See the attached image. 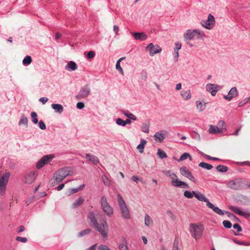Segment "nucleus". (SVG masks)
Wrapping results in <instances>:
<instances>
[{
	"instance_id": "423d86ee",
	"label": "nucleus",
	"mask_w": 250,
	"mask_h": 250,
	"mask_svg": "<svg viewBox=\"0 0 250 250\" xmlns=\"http://www.w3.org/2000/svg\"><path fill=\"white\" fill-rule=\"evenodd\" d=\"M10 173L6 172L0 178V194L3 195L5 193L6 187L8 182Z\"/></svg>"
},
{
	"instance_id": "c9c22d12",
	"label": "nucleus",
	"mask_w": 250,
	"mask_h": 250,
	"mask_svg": "<svg viewBox=\"0 0 250 250\" xmlns=\"http://www.w3.org/2000/svg\"><path fill=\"white\" fill-rule=\"evenodd\" d=\"M216 169L219 172H225L228 171V168L226 166L219 165L217 166Z\"/></svg>"
},
{
	"instance_id": "052dcab7",
	"label": "nucleus",
	"mask_w": 250,
	"mask_h": 250,
	"mask_svg": "<svg viewBox=\"0 0 250 250\" xmlns=\"http://www.w3.org/2000/svg\"><path fill=\"white\" fill-rule=\"evenodd\" d=\"M226 213L228 214V216L230 218H236V219L238 221H239V219L236 216H235L233 213L229 212L228 211H226Z\"/></svg>"
},
{
	"instance_id": "6ab92c4d",
	"label": "nucleus",
	"mask_w": 250,
	"mask_h": 250,
	"mask_svg": "<svg viewBox=\"0 0 250 250\" xmlns=\"http://www.w3.org/2000/svg\"><path fill=\"white\" fill-rule=\"evenodd\" d=\"M164 132L165 131L164 130L157 132L154 135L155 140L159 143H162L166 137L165 133Z\"/></svg>"
},
{
	"instance_id": "9b49d317",
	"label": "nucleus",
	"mask_w": 250,
	"mask_h": 250,
	"mask_svg": "<svg viewBox=\"0 0 250 250\" xmlns=\"http://www.w3.org/2000/svg\"><path fill=\"white\" fill-rule=\"evenodd\" d=\"M146 49L149 50V54L151 56L162 51L161 48L158 45H154L152 43H149Z\"/></svg>"
},
{
	"instance_id": "603ef678",
	"label": "nucleus",
	"mask_w": 250,
	"mask_h": 250,
	"mask_svg": "<svg viewBox=\"0 0 250 250\" xmlns=\"http://www.w3.org/2000/svg\"><path fill=\"white\" fill-rule=\"evenodd\" d=\"M16 240L17 241L21 242L22 243H26L27 242V239L26 237H22L21 236H17L16 237Z\"/></svg>"
},
{
	"instance_id": "20e7f679",
	"label": "nucleus",
	"mask_w": 250,
	"mask_h": 250,
	"mask_svg": "<svg viewBox=\"0 0 250 250\" xmlns=\"http://www.w3.org/2000/svg\"><path fill=\"white\" fill-rule=\"evenodd\" d=\"M196 35H197V39L203 38L205 37L204 32L198 29L192 31L190 29L188 30L185 33L184 37L186 40H192Z\"/></svg>"
},
{
	"instance_id": "a18cd8bd",
	"label": "nucleus",
	"mask_w": 250,
	"mask_h": 250,
	"mask_svg": "<svg viewBox=\"0 0 250 250\" xmlns=\"http://www.w3.org/2000/svg\"><path fill=\"white\" fill-rule=\"evenodd\" d=\"M157 154L159 155V156L162 159L167 157V155L166 152L162 150L161 149H159L158 150Z\"/></svg>"
},
{
	"instance_id": "0e129e2a",
	"label": "nucleus",
	"mask_w": 250,
	"mask_h": 250,
	"mask_svg": "<svg viewBox=\"0 0 250 250\" xmlns=\"http://www.w3.org/2000/svg\"><path fill=\"white\" fill-rule=\"evenodd\" d=\"M182 44L181 43L177 42L175 43V48H174V50L179 51L181 48Z\"/></svg>"
},
{
	"instance_id": "bb28decb",
	"label": "nucleus",
	"mask_w": 250,
	"mask_h": 250,
	"mask_svg": "<svg viewBox=\"0 0 250 250\" xmlns=\"http://www.w3.org/2000/svg\"><path fill=\"white\" fill-rule=\"evenodd\" d=\"M181 95L185 100H189L191 98V93L189 90L182 91Z\"/></svg>"
},
{
	"instance_id": "4c0bfd02",
	"label": "nucleus",
	"mask_w": 250,
	"mask_h": 250,
	"mask_svg": "<svg viewBox=\"0 0 250 250\" xmlns=\"http://www.w3.org/2000/svg\"><path fill=\"white\" fill-rule=\"evenodd\" d=\"M153 222L151 217L147 214L145 216V224L146 226H149V225Z\"/></svg>"
},
{
	"instance_id": "09e8293b",
	"label": "nucleus",
	"mask_w": 250,
	"mask_h": 250,
	"mask_svg": "<svg viewBox=\"0 0 250 250\" xmlns=\"http://www.w3.org/2000/svg\"><path fill=\"white\" fill-rule=\"evenodd\" d=\"M149 125L148 124H143L142 126V130L144 132L148 133L149 132Z\"/></svg>"
},
{
	"instance_id": "f8f14e48",
	"label": "nucleus",
	"mask_w": 250,
	"mask_h": 250,
	"mask_svg": "<svg viewBox=\"0 0 250 250\" xmlns=\"http://www.w3.org/2000/svg\"><path fill=\"white\" fill-rule=\"evenodd\" d=\"M52 157L50 155H45L42 157L37 163L36 167L38 169L42 167L48 162L51 161Z\"/></svg>"
},
{
	"instance_id": "4468645a",
	"label": "nucleus",
	"mask_w": 250,
	"mask_h": 250,
	"mask_svg": "<svg viewBox=\"0 0 250 250\" xmlns=\"http://www.w3.org/2000/svg\"><path fill=\"white\" fill-rule=\"evenodd\" d=\"M219 86L216 84L208 83L206 85V89L210 92L212 96H214L219 90Z\"/></svg>"
},
{
	"instance_id": "6e6d98bb",
	"label": "nucleus",
	"mask_w": 250,
	"mask_h": 250,
	"mask_svg": "<svg viewBox=\"0 0 250 250\" xmlns=\"http://www.w3.org/2000/svg\"><path fill=\"white\" fill-rule=\"evenodd\" d=\"M38 123H39V126L41 129L44 130L46 129V125L43 121L41 120Z\"/></svg>"
},
{
	"instance_id": "c756f323",
	"label": "nucleus",
	"mask_w": 250,
	"mask_h": 250,
	"mask_svg": "<svg viewBox=\"0 0 250 250\" xmlns=\"http://www.w3.org/2000/svg\"><path fill=\"white\" fill-rule=\"evenodd\" d=\"M123 113L125 116L130 119H131L133 121L137 120L136 117L133 114L129 112L128 110L124 111L123 112Z\"/></svg>"
},
{
	"instance_id": "7ed1b4c3",
	"label": "nucleus",
	"mask_w": 250,
	"mask_h": 250,
	"mask_svg": "<svg viewBox=\"0 0 250 250\" xmlns=\"http://www.w3.org/2000/svg\"><path fill=\"white\" fill-rule=\"evenodd\" d=\"M227 186L229 188L234 190H240L245 188V184L240 178H236L229 181L227 183Z\"/></svg>"
},
{
	"instance_id": "4d7b16f0",
	"label": "nucleus",
	"mask_w": 250,
	"mask_h": 250,
	"mask_svg": "<svg viewBox=\"0 0 250 250\" xmlns=\"http://www.w3.org/2000/svg\"><path fill=\"white\" fill-rule=\"evenodd\" d=\"M167 213L173 220H175L176 217L171 211L167 210Z\"/></svg>"
},
{
	"instance_id": "2f4dec72",
	"label": "nucleus",
	"mask_w": 250,
	"mask_h": 250,
	"mask_svg": "<svg viewBox=\"0 0 250 250\" xmlns=\"http://www.w3.org/2000/svg\"><path fill=\"white\" fill-rule=\"evenodd\" d=\"M196 104L197 107L200 111H203L205 109L206 103L203 104L201 101H197Z\"/></svg>"
},
{
	"instance_id": "a19ab883",
	"label": "nucleus",
	"mask_w": 250,
	"mask_h": 250,
	"mask_svg": "<svg viewBox=\"0 0 250 250\" xmlns=\"http://www.w3.org/2000/svg\"><path fill=\"white\" fill-rule=\"evenodd\" d=\"M179 241L177 237H175L173 244L172 250H179Z\"/></svg>"
},
{
	"instance_id": "c85d7f7f",
	"label": "nucleus",
	"mask_w": 250,
	"mask_h": 250,
	"mask_svg": "<svg viewBox=\"0 0 250 250\" xmlns=\"http://www.w3.org/2000/svg\"><path fill=\"white\" fill-rule=\"evenodd\" d=\"M84 202V199L82 197H80L78 199L76 200L73 204V208H76L79 206H80Z\"/></svg>"
},
{
	"instance_id": "412c9836",
	"label": "nucleus",
	"mask_w": 250,
	"mask_h": 250,
	"mask_svg": "<svg viewBox=\"0 0 250 250\" xmlns=\"http://www.w3.org/2000/svg\"><path fill=\"white\" fill-rule=\"evenodd\" d=\"M208 132L211 134H216L218 133H222V130L220 129L218 126L210 125L208 129Z\"/></svg>"
},
{
	"instance_id": "6e6552de",
	"label": "nucleus",
	"mask_w": 250,
	"mask_h": 250,
	"mask_svg": "<svg viewBox=\"0 0 250 250\" xmlns=\"http://www.w3.org/2000/svg\"><path fill=\"white\" fill-rule=\"evenodd\" d=\"M68 175V172L67 168H62L56 172L53 177L57 182L59 183L62 182Z\"/></svg>"
},
{
	"instance_id": "e2e57ef3",
	"label": "nucleus",
	"mask_w": 250,
	"mask_h": 250,
	"mask_svg": "<svg viewBox=\"0 0 250 250\" xmlns=\"http://www.w3.org/2000/svg\"><path fill=\"white\" fill-rule=\"evenodd\" d=\"M48 101V99L46 97H42L39 99V101L41 102L42 104H45Z\"/></svg>"
},
{
	"instance_id": "680f3d73",
	"label": "nucleus",
	"mask_w": 250,
	"mask_h": 250,
	"mask_svg": "<svg viewBox=\"0 0 250 250\" xmlns=\"http://www.w3.org/2000/svg\"><path fill=\"white\" fill-rule=\"evenodd\" d=\"M77 108L79 109H82L84 107V104L83 102H79L76 105Z\"/></svg>"
},
{
	"instance_id": "58836bf2",
	"label": "nucleus",
	"mask_w": 250,
	"mask_h": 250,
	"mask_svg": "<svg viewBox=\"0 0 250 250\" xmlns=\"http://www.w3.org/2000/svg\"><path fill=\"white\" fill-rule=\"evenodd\" d=\"M220 129L222 130V133L226 130V123L224 121L220 120L218 122L217 125Z\"/></svg>"
},
{
	"instance_id": "5701e85b",
	"label": "nucleus",
	"mask_w": 250,
	"mask_h": 250,
	"mask_svg": "<svg viewBox=\"0 0 250 250\" xmlns=\"http://www.w3.org/2000/svg\"><path fill=\"white\" fill-rule=\"evenodd\" d=\"M207 207L210 208H211L214 212L220 215H223L224 214V212L223 210H222L219 208L215 207L210 202L208 204Z\"/></svg>"
},
{
	"instance_id": "3c124183",
	"label": "nucleus",
	"mask_w": 250,
	"mask_h": 250,
	"mask_svg": "<svg viewBox=\"0 0 250 250\" xmlns=\"http://www.w3.org/2000/svg\"><path fill=\"white\" fill-rule=\"evenodd\" d=\"M95 56V52L93 51H90L87 53L86 57L88 59H91L94 58Z\"/></svg>"
},
{
	"instance_id": "aec40b11",
	"label": "nucleus",
	"mask_w": 250,
	"mask_h": 250,
	"mask_svg": "<svg viewBox=\"0 0 250 250\" xmlns=\"http://www.w3.org/2000/svg\"><path fill=\"white\" fill-rule=\"evenodd\" d=\"M194 196L198 200L206 202L207 206L208 204L210 203L208 199L200 192L195 191Z\"/></svg>"
},
{
	"instance_id": "864d4df0",
	"label": "nucleus",
	"mask_w": 250,
	"mask_h": 250,
	"mask_svg": "<svg viewBox=\"0 0 250 250\" xmlns=\"http://www.w3.org/2000/svg\"><path fill=\"white\" fill-rule=\"evenodd\" d=\"M78 191H79V189L78 188H74L69 189L68 191V193L67 194L68 195H70L73 194L74 193H77Z\"/></svg>"
},
{
	"instance_id": "de8ad7c7",
	"label": "nucleus",
	"mask_w": 250,
	"mask_h": 250,
	"mask_svg": "<svg viewBox=\"0 0 250 250\" xmlns=\"http://www.w3.org/2000/svg\"><path fill=\"white\" fill-rule=\"evenodd\" d=\"M141 79L143 81H146L147 78V72L146 70H143L141 72Z\"/></svg>"
},
{
	"instance_id": "ea45409f",
	"label": "nucleus",
	"mask_w": 250,
	"mask_h": 250,
	"mask_svg": "<svg viewBox=\"0 0 250 250\" xmlns=\"http://www.w3.org/2000/svg\"><path fill=\"white\" fill-rule=\"evenodd\" d=\"M195 193V191H192V192L188 191V190H186L184 191V195L186 197L188 198H192L194 195Z\"/></svg>"
},
{
	"instance_id": "79ce46f5",
	"label": "nucleus",
	"mask_w": 250,
	"mask_h": 250,
	"mask_svg": "<svg viewBox=\"0 0 250 250\" xmlns=\"http://www.w3.org/2000/svg\"><path fill=\"white\" fill-rule=\"evenodd\" d=\"M31 117L33 123L35 124H37L38 123L37 114L35 112H32L31 113Z\"/></svg>"
},
{
	"instance_id": "473e14b6",
	"label": "nucleus",
	"mask_w": 250,
	"mask_h": 250,
	"mask_svg": "<svg viewBox=\"0 0 250 250\" xmlns=\"http://www.w3.org/2000/svg\"><path fill=\"white\" fill-rule=\"evenodd\" d=\"M199 166L207 170H210L213 167V166L211 165L206 163L205 162H201L199 164Z\"/></svg>"
},
{
	"instance_id": "49530a36",
	"label": "nucleus",
	"mask_w": 250,
	"mask_h": 250,
	"mask_svg": "<svg viewBox=\"0 0 250 250\" xmlns=\"http://www.w3.org/2000/svg\"><path fill=\"white\" fill-rule=\"evenodd\" d=\"M224 227L226 229H230L232 227L231 223L228 220H224L223 222Z\"/></svg>"
},
{
	"instance_id": "a878e982",
	"label": "nucleus",
	"mask_w": 250,
	"mask_h": 250,
	"mask_svg": "<svg viewBox=\"0 0 250 250\" xmlns=\"http://www.w3.org/2000/svg\"><path fill=\"white\" fill-rule=\"evenodd\" d=\"M51 107L56 112L60 114L63 111V107L61 104H51Z\"/></svg>"
},
{
	"instance_id": "f3484780",
	"label": "nucleus",
	"mask_w": 250,
	"mask_h": 250,
	"mask_svg": "<svg viewBox=\"0 0 250 250\" xmlns=\"http://www.w3.org/2000/svg\"><path fill=\"white\" fill-rule=\"evenodd\" d=\"M131 34L136 40L143 41L147 39L146 35L144 32H132Z\"/></svg>"
},
{
	"instance_id": "0eeeda50",
	"label": "nucleus",
	"mask_w": 250,
	"mask_h": 250,
	"mask_svg": "<svg viewBox=\"0 0 250 250\" xmlns=\"http://www.w3.org/2000/svg\"><path fill=\"white\" fill-rule=\"evenodd\" d=\"M90 92L91 89L89 86V85L86 84L81 87L79 93L76 96V98L78 100L85 98L90 94Z\"/></svg>"
},
{
	"instance_id": "4be33fe9",
	"label": "nucleus",
	"mask_w": 250,
	"mask_h": 250,
	"mask_svg": "<svg viewBox=\"0 0 250 250\" xmlns=\"http://www.w3.org/2000/svg\"><path fill=\"white\" fill-rule=\"evenodd\" d=\"M229 208L234 213L236 214H238L240 215L245 216L246 215V213L242 211L240 208L237 207L230 206H229Z\"/></svg>"
},
{
	"instance_id": "13d9d810",
	"label": "nucleus",
	"mask_w": 250,
	"mask_h": 250,
	"mask_svg": "<svg viewBox=\"0 0 250 250\" xmlns=\"http://www.w3.org/2000/svg\"><path fill=\"white\" fill-rule=\"evenodd\" d=\"M98 250H110V249L104 245H101L99 246Z\"/></svg>"
},
{
	"instance_id": "f704fd0d",
	"label": "nucleus",
	"mask_w": 250,
	"mask_h": 250,
	"mask_svg": "<svg viewBox=\"0 0 250 250\" xmlns=\"http://www.w3.org/2000/svg\"><path fill=\"white\" fill-rule=\"evenodd\" d=\"M188 158L190 160H192V157L191 155L187 152H185L181 156L180 159L178 160V161L180 162L184 161L187 159Z\"/></svg>"
},
{
	"instance_id": "37998d69",
	"label": "nucleus",
	"mask_w": 250,
	"mask_h": 250,
	"mask_svg": "<svg viewBox=\"0 0 250 250\" xmlns=\"http://www.w3.org/2000/svg\"><path fill=\"white\" fill-rule=\"evenodd\" d=\"M102 180L105 186L109 187L110 185V181L105 175L102 176Z\"/></svg>"
},
{
	"instance_id": "8fccbe9b",
	"label": "nucleus",
	"mask_w": 250,
	"mask_h": 250,
	"mask_svg": "<svg viewBox=\"0 0 250 250\" xmlns=\"http://www.w3.org/2000/svg\"><path fill=\"white\" fill-rule=\"evenodd\" d=\"M116 123L118 125H120L123 126H125V121L121 118H118L116 121Z\"/></svg>"
},
{
	"instance_id": "39448f33",
	"label": "nucleus",
	"mask_w": 250,
	"mask_h": 250,
	"mask_svg": "<svg viewBox=\"0 0 250 250\" xmlns=\"http://www.w3.org/2000/svg\"><path fill=\"white\" fill-rule=\"evenodd\" d=\"M101 204L102 208L104 212L109 217H111L113 213V208L109 205L107 202L106 198L105 196H103L101 198Z\"/></svg>"
},
{
	"instance_id": "72a5a7b5",
	"label": "nucleus",
	"mask_w": 250,
	"mask_h": 250,
	"mask_svg": "<svg viewBox=\"0 0 250 250\" xmlns=\"http://www.w3.org/2000/svg\"><path fill=\"white\" fill-rule=\"evenodd\" d=\"M91 232V229L89 228L85 229L84 230H83L82 231H81L78 234V237H82L83 236H84L89 233H90Z\"/></svg>"
},
{
	"instance_id": "c03bdc74",
	"label": "nucleus",
	"mask_w": 250,
	"mask_h": 250,
	"mask_svg": "<svg viewBox=\"0 0 250 250\" xmlns=\"http://www.w3.org/2000/svg\"><path fill=\"white\" fill-rule=\"evenodd\" d=\"M27 124H28V119L26 117H25L24 116H22L20 121H19V125H21L23 124V125H25L27 126Z\"/></svg>"
},
{
	"instance_id": "69168bd1",
	"label": "nucleus",
	"mask_w": 250,
	"mask_h": 250,
	"mask_svg": "<svg viewBox=\"0 0 250 250\" xmlns=\"http://www.w3.org/2000/svg\"><path fill=\"white\" fill-rule=\"evenodd\" d=\"M248 102V100L247 99H245L243 101H240L238 104V106L241 107L245 105Z\"/></svg>"
},
{
	"instance_id": "dca6fc26",
	"label": "nucleus",
	"mask_w": 250,
	"mask_h": 250,
	"mask_svg": "<svg viewBox=\"0 0 250 250\" xmlns=\"http://www.w3.org/2000/svg\"><path fill=\"white\" fill-rule=\"evenodd\" d=\"M171 184L175 187H181L182 188H189L188 185L186 182L180 181L178 179H174L173 177H172Z\"/></svg>"
},
{
	"instance_id": "7c9ffc66",
	"label": "nucleus",
	"mask_w": 250,
	"mask_h": 250,
	"mask_svg": "<svg viewBox=\"0 0 250 250\" xmlns=\"http://www.w3.org/2000/svg\"><path fill=\"white\" fill-rule=\"evenodd\" d=\"M117 199L120 208L126 205L121 194H117Z\"/></svg>"
},
{
	"instance_id": "ddd939ff",
	"label": "nucleus",
	"mask_w": 250,
	"mask_h": 250,
	"mask_svg": "<svg viewBox=\"0 0 250 250\" xmlns=\"http://www.w3.org/2000/svg\"><path fill=\"white\" fill-rule=\"evenodd\" d=\"M238 95V92L237 88L233 87L229 91L228 95H224V98L228 101H230L232 98L237 97Z\"/></svg>"
},
{
	"instance_id": "338daca9",
	"label": "nucleus",
	"mask_w": 250,
	"mask_h": 250,
	"mask_svg": "<svg viewBox=\"0 0 250 250\" xmlns=\"http://www.w3.org/2000/svg\"><path fill=\"white\" fill-rule=\"evenodd\" d=\"M24 230H25L24 227L22 225H21V226H20V227H19V229L17 230V232L19 233L23 231Z\"/></svg>"
},
{
	"instance_id": "2eb2a0df",
	"label": "nucleus",
	"mask_w": 250,
	"mask_h": 250,
	"mask_svg": "<svg viewBox=\"0 0 250 250\" xmlns=\"http://www.w3.org/2000/svg\"><path fill=\"white\" fill-rule=\"evenodd\" d=\"M37 174L35 172L31 171L25 176V183L28 184L32 183L36 178Z\"/></svg>"
},
{
	"instance_id": "393cba45",
	"label": "nucleus",
	"mask_w": 250,
	"mask_h": 250,
	"mask_svg": "<svg viewBox=\"0 0 250 250\" xmlns=\"http://www.w3.org/2000/svg\"><path fill=\"white\" fill-rule=\"evenodd\" d=\"M85 158L88 161L92 162L94 165H97L99 162V160L97 157L89 153L86 154Z\"/></svg>"
},
{
	"instance_id": "a211bd4d",
	"label": "nucleus",
	"mask_w": 250,
	"mask_h": 250,
	"mask_svg": "<svg viewBox=\"0 0 250 250\" xmlns=\"http://www.w3.org/2000/svg\"><path fill=\"white\" fill-rule=\"evenodd\" d=\"M123 217L126 219L130 218V214L127 206L120 208Z\"/></svg>"
},
{
	"instance_id": "cd10ccee",
	"label": "nucleus",
	"mask_w": 250,
	"mask_h": 250,
	"mask_svg": "<svg viewBox=\"0 0 250 250\" xmlns=\"http://www.w3.org/2000/svg\"><path fill=\"white\" fill-rule=\"evenodd\" d=\"M146 143V141L144 139H141L140 141V144L138 145L137 146V148L139 150L140 153H143L144 152V149L145 148V146Z\"/></svg>"
},
{
	"instance_id": "9d476101",
	"label": "nucleus",
	"mask_w": 250,
	"mask_h": 250,
	"mask_svg": "<svg viewBox=\"0 0 250 250\" xmlns=\"http://www.w3.org/2000/svg\"><path fill=\"white\" fill-rule=\"evenodd\" d=\"M180 173L185 177L188 178L192 182L196 183V181L192 173L185 166L182 167L180 168Z\"/></svg>"
},
{
	"instance_id": "b1692460",
	"label": "nucleus",
	"mask_w": 250,
	"mask_h": 250,
	"mask_svg": "<svg viewBox=\"0 0 250 250\" xmlns=\"http://www.w3.org/2000/svg\"><path fill=\"white\" fill-rule=\"evenodd\" d=\"M65 69L67 70L74 71L77 69V65L74 62L70 61L65 65Z\"/></svg>"
},
{
	"instance_id": "1a4fd4ad",
	"label": "nucleus",
	"mask_w": 250,
	"mask_h": 250,
	"mask_svg": "<svg viewBox=\"0 0 250 250\" xmlns=\"http://www.w3.org/2000/svg\"><path fill=\"white\" fill-rule=\"evenodd\" d=\"M201 24L206 29L210 30L215 24L214 17L211 14H209L208 15V20H202L201 21Z\"/></svg>"
},
{
	"instance_id": "e433bc0d",
	"label": "nucleus",
	"mask_w": 250,
	"mask_h": 250,
	"mask_svg": "<svg viewBox=\"0 0 250 250\" xmlns=\"http://www.w3.org/2000/svg\"><path fill=\"white\" fill-rule=\"evenodd\" d=\"M32 62V58L30 56H26L22 61V63L24 65H28Z\"/></svg>"
},
{
	"instance_id": "f03ea898",
	"label": "nucleus",
	"mask_w": 250,
	"mask_h": 250,
	"mask_svg": "<svg viewBox=\"0 0 250 250\" xmlns=\"http://www.w3.org/2000/svg\"><path fill=\"white\" fill-rule=\"evenodd\" d=\"M204 230V226L201 223L198 224H191L190 225V233L195 239H199L201 238Z\"/></svg>"
},
{
	"instance_id": "774afa93",
	"label": "nucleus",
	"mask_w": 250,
	"mask_h": 250,
	"mask_svg": "<svg viewBox=\"0 0 250 250\" xmlns=\"http://www.w3.org/2000/svg\"><path fill=\"white\" fill-rule=\"evenodd\" d=\"M119 27L118 26L116 25H115L114 26H113V31L115 33L116 35H117L118 34V33L119 32Z\"/></svg>"
},
{
	"instance_id": "5fc2aeb1",
	"label": "nucleus",
	"mask_w": 250,
	"mask_h": 250,
	"mask_svg": "<svg viewBox=\"0 0 250 250\" xmlns=\"http://www.w3.org/2000/svg\"><path fill=\"white\" fill-rule=\"evenodd\" d=\"M119 248L120 250H128L125 241V243L121 244L119 245Z\"/></svg>"
},
{
	"instance_id": "bf43d9fd",
	"label": "nucleus",
	"mask_w": 250,
	"mask_h": 250,
	"mask_svg": "<svg viewBox=\"0 0 250 250\" xmlns=\"http://www.w3.org/2000/svg\"><path fill=\"white\" fill-rule=\"evenodd\" d=\"M233 229H237V232H240L242 230L241 227L238 224H234L233 225Z\"/></svg>"
},
{
	"instance_id": "f257e3e1",
	"label": "nucleus",
	"mask_w": 250,
	"mask_h": 250,
	"mask_svg": "<svg viewBox=\"0 0 250 250\" xmlns=\"http://www.w3.org/2000/svg\"><path fill=\"white\" fill-rule=\"evenodd\" d=\"M87 219L89 224L91 227H94L95 229L101 233L104 238H107L108 227L105 220H104L103 222L99 225L96 217V214L92 211L89 212Z\"/></svg>"
}]
</instances>
